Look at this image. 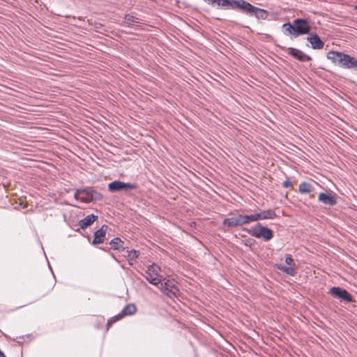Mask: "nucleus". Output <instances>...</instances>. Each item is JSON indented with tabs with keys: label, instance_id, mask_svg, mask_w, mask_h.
Listing matches in <instances>:
<instances>
[{
	"label": "nucleus",
	"instance_id": "nucleus-15",
	"mask_svg": "<svg viewBox=\"0 0 357 357\" xmlns=\"http://www.w3.org/2000/svg\"><path fill=\"white\" fill-rule=\"evenodd\" d=\"M222 224L228 227L243 225L241 214L225 219Z\"/></svg>",
	"mask_w": 357,
	"mask_h": 357
},
{
	"label": "nucleus",
	"instance_id": "nucleus-5",
	"mask_svg": "<svg viewBox=\"0 0 357 357\" xmlns=\"http://www.w3.org/2000/svg\"><path fill=\"white\" fill-rule=\"evenodd\" d=\"M206 3L213 7L222 9H237L239 6V0H204Z\"/></svg>",
	"mask_w": 357,
	"mask_h": 357
},
{
	"label": "nucleus",
	"instance_id": "nucleus-19",
	"mask_svg": "<svg viewBox=\"0 0 357 357\" xmlns=\"http://www.w3.org/2000/svg\"><path fill=\"white\" fill-rule=\"evenodd\" d=\"M282 29H283V32L285 35L291 36L294 38H296V33H295V29L294 27L293 22L292 23H290V22L284 23L282 25Z\"/></svg>",
	"mask_w": 357,
	"mask_h": 357
},
{
	"label": "nucleus",
	"instance_id": "nucleus-14",
	"mask_svg": "<svg viewBox=\"0 0 357 357\" xmlns=\"http://www.w3.org/2000/svg\"><path fill=\"white\" fill-rule=\"evenodd\" d=\"M89 188L76 190L74 197L81 202H90Z\"/></svg>",
	"mask_w": 357,
	"mask_h": 357
},
{
	"label": "nucleus",
	"instance_id": "nucleus-4",
	"mask_svg": "<svg viewBox=\"0 0 357 357\" xmlns=\"http://www.w3.org/2000/svg\"><path fill=\"white\" fill-rule=\"evenodd\" d=\"M160 271L159 266L153 264L147 266L144 277L149 283L157 286L162 282V276L160 274Z\"/></svg>",
	"mask_w": 357,
	"mask_h": 357
},
{
	"label": "nucleus",
	"instance_id": "nucleus-23",
	"mask_svg": "<svg viewBox=\"0 0 357 357\" xmlns=\"http://www.w3.org/2000/svg\"><path fill=\"white\" fill-rule=\"evenodd\" d=\"M137 310L136 306L134 304L127 305L121 311L123 317L126 315H132L135 313Z\"/></svg>",
	"mask_w": 357,
	"mask_h": 357
},
{
	"label": "nucleus",
	"instance_id": "nucleus-10",
	"mask_svg": "<svg viewBox=\"0 0 357 357\" xmlns=\"http://www.w3.org/2000/svg\"><path fill=\"white\" fill-rule=\"evenodd\" d=\"M318 201L330 206H333L337 204L336 195L331 192H320L318 195Z\"/></svg>",
	"mask_w": 357,
	"mask_h": 357
},
{
	"label": "nucleus",
	"instance_id": "nucleus-17",
	"mask_svg": "<svg viewBox=\"0 0 357 357\" xmlns=\"http://www.w3.org/2000/svg\"><path fill=\"white\" fill-rule=\"evenodd\" d=\"M98 219V216L94 214L88 215L84 219H82L79 222V225L81 229H84L87 227L92 225L96 220Z\"/></svg>",
	"mask_w": 357,
	"mask_h": 357
},
{
	"label": "nucleus",
	"instance_id": "nucleus-30",
	"mask_svg": "<svg viewBox=\"0 0 357 357\" xmlns=\"http://www.w3.org/2000/svg\"><path fill=\"white\" fill-rule=\"evenodd\" d=\"M356 8H357V6H356Z\"/></svg>",
	"mask_w": 357,
	"mask_h": 357
},
{
	"label": "nucleus",
	"instance_id": "nucleus-22",
	"mask_svg": "<svg viewBox=\"0 0 357 357\" xmlns=\"http://www.w3.org/2000/svg\"><path fill=\"white\" fill-rule=\"evenodd\" d=\"M243 225L248 224L251 222H257L258 220L257 213L251 215H241Z\"/></svg>",
	"mask_w": 357,
	"mask_h": 357
},
{
	"label": "nucleus",
	"instance_id": "nucleus-28",
	"mask_svg": "<svg viewBox=\"0 0 357 357\" xmlns=\"http://www.w3.org/2000/svg\"><path fill=\"white\" fill-rule=\"evenodd\" d=\"M282 187H284L285 188H291L292 183L291 182V181L289 178H287V180L283 181V183H282Z\"/></svg>",
	"mask_w": 357,
	"mask_h": 357
},
{
	"label": "nucleus",
	"instance_id": "nucleus-8",
	"mask_svg": "<svg viewBox=\"0 0 357 357\" xmlns=\"http://www.w3.org/2000/svg\"><path fill=\"white\" fill-rule=\"evenodd\" d=\"M329 293L335 298L340 299L342 301L350 303L353 301L352 296L344 289L339 287H333L330 289Z\"/></svg>",
	"mask_w": 357,
	"mask_h": 357
},
{
	"label": "nucleus",
	"instance_id": "nucleus-3",
	"mask_svg": "<svg viewBox=\"0 0 357 357\" xmlns=\"http://www.w3.org/2000/svg\"><path fill=\"white\" fill-rule=\"evenodd\" d=\"M238 8L247 14L254 15L259 20H265L268 15L267 10L255 7L244 0H239Z\"/></svg>",
	"mask_w": 357,
	"mask_h": 357
},
{
	"label": "nucleus",
	"instance_id": "nucleus-27",
	"mask_svg": "<svg viewBox=\"0 0 357 357\" xmlns=\"http://www.w3.org/2000/svg\"><path fill=\"white\" fill-rule=\"evenodd\" d=\"M123 317V315L121 313H119V314L112 317L111 319H109L107 321V326H110L111 324H112L113 323L119 321V319H121V318Z\"/></svg>",
	"mask_w": 357,
	"mask_h": 357
},
{
	"label": "nucleus",
	"instance_id": "nucleus-21",
	"mask_svg": "<svg viewBox=\"0 0 357 357\" xmlns=\"http://www.w3.org/2000/svg\"><path fill=\"white\" fill-rule=\"evenodd\" d=\"M313 186L307 182H302L299 184L298 192L301 194H307L313 191Z\"/></svg>",
	"mask_w": 357,
	"mask_h": 357
},
{
	"label": "nucleus",
	"instance_id": "nucleus-13",
	"mask_svg": "<svg viewBox=\"0 0 357 357\" xmlns=\"http://www.w3.org/2000/svg\"><path fill=\"white\" fill-rule=\"evenodd\" d=\"M107 229L108 226L104 225L99 229L95 231L92 242L93 245H98L103 243Z\"/></svg>",
	"mask_w": 357,
	"mask_h": 357
},
{
	"label": "nucleus",
	"instance_id": "nucleus-26",
	"mask_svg": "<svg viewBox=\"0 0 357 357\" xmlns=\"http://www.w3.org/2000/svg\"><path fill=\"white\" fill-rule=\"evenodd\" d=\"M160 284H161L160 289L163 293L167 294L168 291H171L170 289H171L172 286L169 284L168 282H166L164 283L161 282Z\"/></svg>",
	"mask_w": 357,
	"mask_h": 357
},
{
	"label": "nucleus",
	"instance_id": "nucleus-16",
	"mask_svg": "<svg viewBox=\"0 0 357 357\" xmlns=\"http://www.w3.org/2000/svg\"><path fill=\"white\" fill-rule=\"evenodd\" d=\"M257 213L258 220H273L278 217L275 211L273 209H268L261 211Z\"/></svg>",
	"mask_w": 357,
	"mask_h": 357
},
{
	"label": "nucleus",
	"instance_id": "nucleus-6",
	"mask_svg": "<svg viewBox=\"0 0 357 357\" xmlns=\"http://www.w3.org/2000/svg\"><path fill=\"white\" fill-rule=\"evenodd\" d=\"M296 36L307 34L310 31V26L306 19L296 18L293 21Z\"/></svg>",
	"mask_w": 357,
	"mask_h": 357
},
{
	"label": "nucleus",
	"instance_id": "nucleus-20",
	"mask_svg": "<svg viewBox=\"0 0 357 357\" xmlns=\"http://www.w3.org/2000/svg\"><path fill=\"white\" fill-rule=\"evenodd\" d=\"M109 244L113 250H125V248L123 247L124 242L119 237L112 239Z\"/></svg>",
	"mask_w": 357,
	"mask_h": 357
},
{
	"label": "nucleus",
	"instance_id": "nucleus-12",
	"mask_svg": "<svg viewBox=\"0 0 357 357\" xmlns=\"http://www.w3.org/2000/svg\"><path fill=\"white\" fill-rule=\"evenodd\" d=\"M307 40L310 43L311 47L314 50H320L324 46V43L315 33H310L309 36L307 38Z\"/></svg>",
	"mask_w": 357,
	"mask_h": 357
},
{
	"label": "nucleus",
	"instance_id": "nucleus-9",
	"mask_svg": "<svg viewBox=\"0 0 357 357\" xmlns=\"http://www.w3.org/2000/svg\"><path fill=\"white\" fill-rule=\"evenodd\" d=\"M285 262L289 266H285L284 265L280 264L277 266L278 269L288 275L294 276L296 274L294 260L290 255H287L285 259Z\"/></svg>",
	"mask_w": 357,
	"mask_h": 357
},
{
	"label": "nucleus",
	"instance_id": "nucleus-2",
	"mask_svg": "<svg viewBox=\"0 0 357 357\" xmlns=\"http://www.w3.org/2000/svg\"><path fill=\"white\" fill-rule=\"evenodd\" d=\"M248 232L252 236L258 239H262L265 242L271 241L273 237V231L261 223H257L250 227L248 229Z\"/></svg>",
	"mask_w": 357,
	"mask_h": 357
},
{
	"label": "nucleus",
	"instance_id": "nucleus-29",
	"mask_svg": "<svg viewBox=\"0 0 357 357\" xmlns=\"http://www.w3.org/2000/svg\"><path fill=\"white\" fill-rule=\"evenodd\" d=\"M0 357H4V354L0 350Z\"/></svg>",
	"mask_w": 357,
	"mask_h": 357
},
{
	"label": "nucleus",
	"instance_id": "nucleus-7",
	"mask_svg": "<svg viewBox=\"0 0 357 357\" xmlns=\"http://www.w3.org/2000/svg\"><path fill=\"white\" fill-rule=\"evenodd\" d=\"M137 188L135 184L130 183H124L121 181H114L109 183L108 189L112 192L120 191H128Z\"/></svg>",
	"mask_w": 357,
	"mask_h": 357
},
{
	"label": "nucleus",
	"instance_id": "nucleus-25",
	"mask_svg": "<svg viewBox=\"0 0 357 357\" xmlns=\"http://www.w3.org/2000/svg\"><path fill=\"white\" fill-rule=\"evenodd\" d=\"M128 261L129 264L132 265V261H134L139 257V252L135 250H131L130 251L128 250Z\"/></svg>",
	"mask_w": 357,
	"mask_h": 357
},
{
	"label": "nucleus",
	"instance_id": "nucleus-18",
	"mask_svg": "<svg viewBox=\"0 0 357 357\" xmlns=\"http://www.w3.org/2000/svg\"><path fill=\"white\" fill-rule=\"evenodd\" d=\"M124 24L128 27H132L135 24L139 23V19L132 14L129 13L124 17Z\"/></svg>",
	"mask_w": 357,
	"mask_h": 357
},
{
	"label": "nucleus",
	"instance_id": "nucleus-1",
	"mask_svg": "<svg viewBox=\"0 0 357 357\" xmlns=\"http://www.w3.org/2000/svg\"><path fill=\"white\" fill-rule=\"evenodd\" d=\"M327 59L334 64L337 65L342 68H357V59L355 57L343 52L330 51L327 54Z\"/></svg>",
	"mask_w": 357,
	"mask_h": 357
},
{
	"label": "nucleus",
	"instance_id": "nucleus-24",
	"mask_svg": "<svg viewBox=\"0 0 357 357\" xmlns=\"http://www.w3.org/2000/svg\"><path fill=\"white\" fill-rule=\"evenodd\" d=\"M90 202L99 201L102 199V195L99 192L89 188Z\"/></svg>",
	"mask_w": 357,
	"mask_h": 357
},
{
	"label": "nucleus",
	"instance_id": "nucleus-11",
	"mask_svg": "<svg viewBox=\"0 0 357 357\" xmlns=\"http://www.w3.org/2000/svg\"><path fill=\"white\" fill-rule=\"evenodd\" d=\"M287 53L300 61H307L311 60V57L310 56L305 54L300 50L294 47L287 48Z\"/></svg>",
	"mask_w": 357,
	"mask_h": 357
}]
</instances>
